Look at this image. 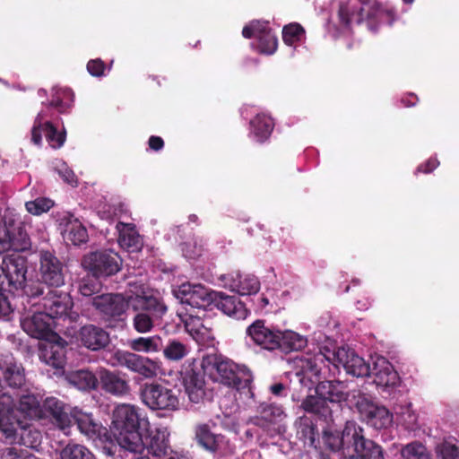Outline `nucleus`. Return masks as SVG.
<instances>
[{
	"label": "nucleus",
	"mask_w": 459,
	"mask_h": 459,
	"mask_svg": "<svg viewBox=\"0 0 459 459\" xmlns=\"http://www.w3.org/2000/svg\"><path fill=\"white\" fill-rule=\"evenodd\" d=\"M120 264L118 255L107 250L91 252L82 259V266L95 277L115 274L119 271Z\"/></svg>",
	"instance_id": "nucleus-12"
},
{
	"label": "nucleus",
	"mask_w": 459,
	"mask_h": 459,
	"mask_svg": "<svg viewBox=\"0 0 459 459\" xmlns=\"http://www.w3.org/2000/svg\"><path fill=\"white\" fill-rule=\"evenodd\" d=\"M32 420H23L21 418L11 420L9 410H0V431L7 438L16 441V436H19V442L27 447L35 448L41 441L39 431L30 429Z\"/></svg>",
	"instance_id": "nucleus-8"
},
{
	"label": "nucleus",
	"mask_w": 459,
	"mask_h": 459,
	"mask_svg": "<svg viewBox=\"0 0 459 459\" xmlns=\"http://www.w3.org/2000/svg\"><path fill=\"white\" fill-rule=\"evenodd\" d=\"M339 18L345 26L367 22L368 27L374 30V22L392 24L394 13L392 9L382 7L376 0H349L341 4Z\"/></svg>",
	"instance_id": "nucleus-5"
},
{
	"label": "nucleus",
	"mask_w": 459,
	"mask_h": 459,
	"mask_svg": "<svg viewBox=\"0 0 459 459\" xmlns=\"http://www.w3.org/2000/svg\"><path fill=\"white\" fill-rule=\"evenodd\" d=\"M97 374L102 388L107 392L116 395H122L128 392V383L115 373L100 368Z\"/></svg>",
	"instance_id": "nucleus-38"
},
{
	"label": "nucleus",
	"mask_w": 459,
	"mask_h": 459,
	"mask_svg": "<svg viewBox=\"0 0 459 459\" xmlns=\"http://www.w3.org/2000/svg\"><path fill=\"white\" fill-rule=\"evenodd\" d=\"M247 335L256 345L268 351L279 347V330H272L262 320H256L247 328Z\"/></svg>",
	"instance_id": "nucleus-27"
},
{
	"label": "nucleus",
	"mask_w": 459,
	"mask_h": 459,
	"mask_svg": "<svg viewBox=\"0 0 459 459\" xmlns=\"http://www.w3.org/2000/svg\"><path fill=\"white\" fill-rule=\"evenodd\" d=\"M242 35L246 39H257V50L264 55H273L278 47V39L265 22L254 21L243 28Z\"/></svg>",
	"instance_id": "nucleus-16"
},
{
	"label": "nucleus",
	"mask_w": 459,
	"mask_h": 459,
	"mask_svg": "<svg viewBox=\"0 0 459 459\" xmlns=\"http://www.w3.org/2000/svg\"><path fill=\"white\" fill-rule=\"evenodd\" d=\"M305 30L299 23H290L283 27L282 30V39L283 42L288 46H292L297 42H299L304 37Z\"/></svg>",
	"instance_id": "nucleus-49"
},
{
	"label": "nucleus",
	"mask_w": 459,
	"mask_h": 459,
	"mask_svg": "<svg viewBox=\"0 0 459 459\" xmlns=\"http://www.w3.org/2000/svg\"><path fill=\"white\" fill-rule=\"evenodd\" d=\"M371 361L369 376L374 377L377 385L387 387L396 385L399 380L398 375L385 358L376 355L371 357Z\"/></svg>",
	"instance_id": "nucleus-29"
},
{
	"label": "nucleus",
	"mask_w": 459,
	"mask_h": 459,
	"mask_svg": "<svg viewBox=\"0 0 459 459\" xmlns=\"http://www.w3.org/2000/svg\"><path fill=\"white\" fill-rule=\"evenodd\" d=\"M188 352V347L184 342L176 339L169 340L163 348L164 357L171 361H178L184 359Z\"/></svg>",
	"instance_id": "nucleus-45"
},
{
	"label": "nucleus",
	"mask_w": 459,
	"mask_h": 459,
	"mask_svg": "<svg viewBox=\"0 0 459 459\" xmlns=\"http://www.w3.org/2000/svg\"><path fill=\"white\" fill-rule=\"evenodd\" d=\"M69 408L61 401L54 397L47 398L42 404V417L47 419L60 430L67 433L71 427L72 417Z\"/></svg>",
	"instance_id": "nucleus-24"
},
{
	"label": "nucleus",
	"mask_w": 459,
	"mask_h": 459,
	"mask_svg": "<svg viewBox=\"0 0 459 459\" xmlns=\"http://www.w3.org/2000/svg\"><path fill=\"white\" fill-rule=\"evenodd\" d=\"M127 345L135 352L156 353L162 350V339L160 335L137 337L129 340Z\"/></svg>",
	"instance_id": "nucleus-40"
},
{
	"label": "nucleus",
	"mask_w": 459,
	"mask_h": 459,
	"mask_svg": "<svg viewBox=\"0 0 459 459\" xmlns=\"http://www.w3.org/2000/svg\"><path fill=\"white\" fill-rule=\"evenodd\" d=\"M219 280L224 288L242 296L256 294L261 288L259 279L251 273L231 272L221 275Z\"/></svg>",
	"instance_id": "nucleus-19"
},
{
	"label": "nucleus",
	"mask_w": 459,
	"mask_h": 459,
	"mask_svg": "<svg viewBox=\"0 0 459 459\" xmlns=\"http://www.w3.org/2000/svg\"><path fill=\"white\" fill-rule=\"evenodd\" d=\"M12 311L7 299L0 292V316H7Z\"/></svg>",
	"instance_id": "nucleus-60"
},
{
	"label": "nucleus",
	"mask_w": 459,
	"mask_h": 459,
	"mask_svg": "<svg viewBox=\"0 0 459 459\" xmlns=\"http://www.w3.org/2000/svg\"><path fill=\"white\" fill-rule=\"evenodd\" d=\"M119 246L130 252L139 251L143 246L142 238L131 223L119 222L117 224Z\"/></svg>",
	"instance_id": "nucleus-36"
},
{
	"label": "nucleus",
	"mask_w": 459,
	"mask_h": 459,
	"mask_svg": "<svg viewBox=\"0 0 459 459\" xmlns=\"http://www.w3.org/2000/svg\"><path fill=\"white\" fill-rule=\"evenodd\" d=\"M65 378L69 384L82 391L95 389L99 383L98 374H93L89 370L71 372Z\"/></svg>",
	"instance_id": "nucleus-39"
},
{
	"label": "nucleus",
	"mask_w": 459,
	"mask_h": 459,
	"mask_svg": "<svg viewBox=\"0 0 459 459\" xmlns=\"http://www.w3.org/2000/svg\"><path fill=\"white\" fill-rule=\"evenodd\" d=\"M164 145L163 140L159 136H152L149 139V146L154 151H160Z\"/></svg>",
	"instance_id": "nucleus-62"
},
{
	"label": "nucleus",
	"mask_w": 459,
	"mask_h": 459,
	"mask_svg": "<svg viewBox=\"0 0 459 459\" xmlns=\"http://www.w3.org/2000/svg\"><path fill=\"white\" fill-rule=\"evenodd\" d=\"M316 393L322 395L327 402H347L350 406H354L359 394L350 393L347 385L342 381H323L316 387Z\"/></svg>",
	"instance_id": "nucleus-26"
},
{
	"label": "nucleus",
	"mask_w": 459,
	"mask_h": 459,
	"mask_svg": "<svg viewBox=\"0 0 459 459\" xmlns=\"http://www.w3.org/2000/svg\"><path fill=\"white\" fill-rule=\"evenodd\" d=\"M150 427L148 418L134 405L121 403L112 412L111 429L121 448L134 454L143 452V429Z\"/></svg>",
	"instance_id": "nucleus-2"
},
{
	"label": "nucleus",
	"mask_w": 459,
	"mask_h": 459,
	"mask_svg": "<svg viewBox=\"0 0 459 459\" xmlns=\"http://www.w3.org/2000/svg\"><path fill=\"white\" fill-rule=\"evenodd\" d=\"M42 306L44 312L54 321L55 318L67 316L73 302L71 297L66 293L50 291L48 297L44 298Z\"/></svg>",
	"instance_id": "nucleus-30"
},
{
	"label": "nucleus",
	"mask_w": 459,
	"mask_h": 459,
	"mask_svg": "<svg viewBox=\"0 0 459 459\" xmlns=\"http://www.w3.org/2000/svg\"><path fill=\"white\" fill-rule=\"evenodd\" d=\"M301 408L307 412L314 413L321 417H327L330 414L326 399L316 392L314 394L307 395L302 401Z\"/></svg>",
	"instance_id": "nucleus-43"
},
{
	"label": "nucleus",
	"mask_w": 459,
	"mask_h": 459,
	"mask_svg": "<svg viewBox=\"0 0 459 459\" xmlns=\"http://www.w3.org/2000/svg\"><path fill=\"white\" fill-rule=\"evenodd\" d=\"M60 459H95L92 453L84 446L69 443L60 452Z\"/></svg>",
	"instance_id": "nucleus-46"
},
{
	"label": "nucleus",
	"mask_w": 459,
	"mask_h": 459,
	"mask_svg": "<svg viewBox=\"0 0 459 459\" xmlns=\"http://www.w3.org/2000/svg\"><path fill=\"white\" fill-rule=\"evenodd\" d=\"M4 276L8 281L9 286L13 290L25 288L27 295L38 296L43 293L41 287H37V291L33 292L31 287L24 285L26 280L27 264L23 256H8L3 260Z\"/></svg>",
	"instance_id": "nucleus-13"
},
{
	"label": "nucleus",
	"mask_w": 459,
	"mask_h": 459,
	"mask_svg": "<svg viewBox=\"0 0 459 459\" xmlns=\"http://www.w3.org/2000/svg\"><path fill=\"white\" fill-rule=\"evenodd\" d=\"M279 347L283 351H295L305 348L307 340L304 335L292 330L279 331Z\"/></svg>",
	"instance_id": "nucleus-41"
},
{
	"label": "nucleus",
	"mask_w": 459,
	"mask_h": 459,
	"mask_svg": "<svg viewBox=\"0 0 459 459\" xmlns=\"http://www.w3.org/2000/svg\"><path fill=\"white\" fill-rule=\"evenodd\" d=\"M286 415L281 407L274 404L263 403L257 410V415L250 419V422L259 426L267 432L281 433L285 431V426L282 424Z\"/></svg>",
	"instance_id": "nucleus-17"
},
{
	"label": "nucleus",
	"mask_w": 459,
	"mask_h": 459,
	"mask_svg": "<svg viewBox=\"0 0 459 459\" xmlns=\"http://www.w3.org/2000/svg\"><path fill=\"white\" fill-rule=\"evenodd\" d=\"M92 304L96 309L107 316H118L128 307L127 293L126 297L121 294L100 295L93 299Z\"/></svg>",
	"instance_id": "nucleus-33"
},
{
	"label": "nucleus",
	"mask_w": 459,
	"mask_h": 459,
	"mask_svg": "<svg viewBox=\"0 0 459 459\" xmlns=\"http://www.w3.org/2000/svg\"><path fill=\"white\" fill-rule=\"evenodd\" d=\"M251 133L257 142L265 141L273 128L272 118L265 114H258L250 122Z\"/></svg>",
	"instance_id": "nucleus-42"
},
{
	"label": "nucleus",
	"mask_w": 459,
	"mask_h": 459,
	"mask_svg": "<svg viewBox=\"0 0 459 459\" xmlns=\"http://www.w3.org/2000/svg\"><path fill=\"white\" fill-rule=\"evenodd\" d=\"M113 367H124L144 378H153L160 371V362L134 352L117 350L109 358Z\"/></svg>",
	"instance_id": "nucleus-9"
},
{
	"label": "nucleus",
	"mask_w": 459,
	"mask_h": 459,
	"mask_svg": "<svg viewBox=\"0 0 459 459\" xmlns=\"http://www.w3.org/2000/svg\"><path fill=\"white\" fill-rule=\"evenodd\" d=\"M298 433L301 435L305 444L313 446L316 439L315 429L307 422V420L300 419Z\"/></svg>",
	"instance_id": "nucleus-52"
},
{
	"label": "nucleus",
	"mask_w": 459,
	"mask_h": 459,
	"mask_svg": "<svg viewBox=\"0 0 459 459\" xmlns=\"http://www.w3.org/2000/svg\"><path fill=\"white\" fill-rule=\"evenodd\" d=\"M72 419L76 423L78 429L88 438L94 441L105 442L108 440V430L100 423L95 421L91 413L82 411L78 408L70 411Z\"/></svg>",
	"instance_id": "nucleus-25"
},
{
	"label": "nucleus",
	"mask_w": 459,
	"mask_h": 459,
	"mask_svg": "<svg viewBox=\"0 0 459 459\" xmlns=\"http://www.w3.org/2000/svg\"><path fill=\"white\" fill-rule=\"evenodd\" d=\"M40 273L42 280L50 286L58 287L64 283L61 264L48 251L40 254Z\"/></svg>",
	"instance_id": "nucleus-31"
},
{
	"label": "nucleus",
	"mask_w": 459,
	"mask_h": 459,
	"mask_svg": "<svg viewBox=\"0 0 459 459\" xmlns=\"http://www.w3.org/2000/svg\"><path fill=\"white\" fill-rule=\"evenodd\" d=\"M204 311H198L194 315L186 308V313L179 312L186 332L198 342H208L214 339L212 323L209 319L202 317Z\"/></svg>",
	"instance_id": "nucleus-20"
},
{
	"label": "nucleus",
	"mask_w": 459,
	"mask_h": 459,
	"mask_svg": "<svg viewBox=\"0 0 459 459\" xmlns=\"http://www.w3.org/2000/svg\"><path fill=\"white\" fill-rule=\"evenodd\" d=\"M362 429L354 421H348L342 431V443L347 445L344 459H384L382 448L365 439Z\"/></svg>",
	"instance_id": "nucleus-7"
},
{
	"label": "nucleus",
	"mask_w": 459,
	"mask_h": 459,
	"mask_svg": "<svg viewBox=\"0 0 459 459\" xmlns=\"http://www.w3.org/2000/svg\"><path fill=\"white\" fill-rule=\"evenodd\" d=\"M202 247H197L195 243H185L182 247V252L187 259H195L201 255Z\"/></svg>",
	"instance_id": "nucleus-56"
},
{
	"label": "nucleus",
	"mask_w": 459,
	"mask_h": 459,
	"mask_svg": "<svg viewBox=\"0 0 459 459\" xmlns=\"http://www.w3.org/2000/svg\"><path fill=\"white\" fill-rule=\"evenodd\" d=\"M145 431V440H143V451L145 449L157 459L166 457L169 453L171 446L169 443L170 432L167 427L159 426Z\"/></svg>",
	"instance_id": "nucleus-23"
},
{
	"label": "nucleus",
	"mask_w": 459,
	"mask_h": 459,
	"mask_svg": "<svg viewBox=\"0 0 459 459\" xmlns=\"http://www.w3.org/2000/svg\"><path fill=\"white\" fill-rule=\"evenodd\" d=\"M204 381L203 377L195 373H191L185 378L186 393L191 402L197 403L201 401L204 394Z\"/></svg>",
	"instance_id": "nucleus-44"
},
{
	"label": "nucleus",
	"mask_w": 459,
	"mask_h": 459,
	"mask_svg": "<svg viewBox=\"0 0 459 459\" xmlns=\"http://www.w3.org/2000/svg\"><path fill=\"white\" fill-rule=\"evenodd\" d=\"M28 450H22L20 453L14 447H9L4 450L0 459H24V454H28Z\"/></svg>",
	"instance_id": "nucleus-58"
},
{
	"label": "nucleus",
	"mask_w": 459,
	"mask_h": 459,
	"mask_svg": "<svg viewBox=\"0 0 459 459\" xmlns=\"http://www.w3.org/2000/svg\"><path fill=\"white\" fill-rule=\"evenodd\" d=\"M25 217L14 209H5L0 221V253L28 250L30 239L23 230Z\"/></svg>",
	"instance_id": "nucleus-6"
},
{
	"label": "nucleus",
	"mask_w": 459,
	"mask_h": 459,
	"mask_svg": "<svg viewBox=\"0 0 459 459\" xmlns=\"http://www.w3.org/2000/svg\"><path fill=\"white\" fill-rule=\"evenodd\" d=\"M54 201L50 198L37 197L34 200L26 202L25 209L29 213L34 216H39L48 212L54 206Z\"/></svg>",
	"instance_id": "nucleus-48"
},
{
	"label": "nucleus",
	"mask_w": 459,
	"mask_h": 459,
	"mask_svg": "<svg viewBox=\"0 0 459 459\" xmlns=\"http://www.w3.org/2000/svg\"><path fill=\"white\" fill-rule=\"evenodd\" d=\"M65 228L62 231L65 241L74 245H81L88 240V233L82 223L73 215L64 218Z\"/></svg>",
	"instance_id": "nucleus-37"
},
{
	"label": "nucleus",
	"mask_w": 459,
	"mask_h": 459,
	"mask_svg": "<svg viewBox=\"0 0 459 459\" xmlns=\"http://www.w3.org/2000/svg\"><path fill=\"white\" fill-rule=\"evenodd\" d=\"M195 438L202 448L210 453L223 455L230 451L228 440L222 435L213 432L207 424L195 427Z\"/></svg>",
	"instance_id": "nucleus-22"
},
{
	"label": "nucleus",
	"mask_w": 459,
	"mask_h": 459,
	"mask_svg": "<svg viewBox=\"0 0 459 459\" xmlns=\"http://www.w3.org/2000/svg\"><path fill=\"white\" fill-rule=\"evenodd\" d=\"M13 401L9 407V416L14 420L21 418L23 420H39L42 417V405L38 396L27 394L21 396L17 408L13 409Z\"/></svg>",
	"instance_id": "nucleus-28"
},
{
	"label": "nucleus",
	"mask_w": 459,
	"mask_h": 459,
	"mask_svg": "<svg viewBox=\"0 0 459 459\" xmlns=\"http://www.w3.org/2000/svg\"><path fill=\"white\" fill-rule=\"evenodd\" d=\"M61 94L67 100H64L58 97L57 100H52L51 105L56 108L60 112H64L70 106V102L73 101V94L69 90H63Z\"/></svg>",
	"instance_id": "nucleus-55"
},
{
	"label": "nucleus",
	"mask_w": 459,
	"mask_h": 459,
	"mask_svg": "<svg viewBox=\"0 0 459 459\" xmlns=\"http://www.w3.org/2000/svg\"><path fill=\"white\" fill-rule=\"evenodd\" d=\"M21 325L24 332L33 338L45 339L55 334L53 332L54 321L44 311L34 308L28 312L22 319Z\"/></svg>",
	"instance_id": "nucleus-15"
},
{
	"label": "nucleus",
	"mask_w": 459,
	"mask_h": 459,
	"mask_svg": "<svg viewBox=\"0 0 459 459\" xmlns=\"http://www.w3.org/2000/svg\"><path fill=\"white\" fill-rule=\"evenodd\" d=\"M140 396L142 402L152 411H176L179 408L178 394L161 384H144L141 388Z\"/></svg>",
	"instance_id": "nucleus-10"
},
{
	"label": "nucleus",
	"mask_w": 459,
	"mask_h": 459,
	"mask_svg": "<svg viewBox=\"0 0 459 459\" xmlns=\"http://www.w3.org/2000/svg\"><path fill=\"white\" fill-rule=\"evenodd\" d=\"M213 296V303L225 315L236 319L246 318L247 311L236 297L226 295L221 291L214 292Z\"/></svg>",
	"instance_id": "nucleus-34"
},
{
	"label": "nucleus",
	"mask_w": 459,
	"mask_h": 459,
	"mask_svg": "<svg viewBox=\"0 0 459 459\" xmlns=\"http://www.w3.org/2000/svg\"><path fill=\"white\" fill-rule=\"evenodd\" d=\"M401 455L403 459H431L427 448L417 441L404 446L401 450Z\"/></svg>",
	"instance_id": "nucleus-47"
},
{
	"label": "nucleus",
	"mask_w": 459,
	"mask_h": 459,
	"mask_svg": "<svg viewBox=\"0 0 459 459\" xmlns=\"http://www.w3.org/2000/svg\"><path fill=\"white\" fill-rule=\"evenodd\" d=\"M0 369L4 382L10 388H20L25 384L24 369L12 355L0 358Z\"/></svg>",
	"instance_id": "nucleus-32"
},
{
	"label": "nucleus",
	"mask_w": 459,
	"mask_h": 459,
	"mask_svg": "<svg viewBox=\"0 0 459 459\" xmlns=\"http://www.w3.org/2000/svg\"><path fill=\"white\" fill-rule=\"evenodd\" d=\"M104 69V63L100 59L91 60L87 64V70L92 76H101Z\"/></svg>",
	"instance_id": "nucleus-57"
},
{
	"label": "nucleus",
	"mask_w": 459,
	"mask_h": 459,
	"mask_svg": "<svg viewBox=\"0 0 459 459\" xmlns=\"http://www.w3.org/2000/svg\"><path fill=\"white\" fill-rule=\"evenodd\" d=\"M127 305L137 311L133 318V325L139 333L151 332L155 321L161 319L167 312V306L158 292L143 283H129Z\"/></svg>",
	"instance_id": "nucleus-3"
},
{
	"label": "nucleus",
	"mask_w": 459,
	"mask_h": 459,
	"mask_svg": "<svg viewBox=\"0 0 459 459\" xmlns=\"http://www.w3.org/2000/svg\"><path fill=\"white\" fill-rule=\"evenodd\" d=\"M271 392L275 395H280L282 390L284 389V386L282 384H275L273 385L271 387Z\"/></svg>",
	"instance_id": "nucleus-63"
},
{
	"label": "nucleus",
	"mask_w": 459,
	"mask_h": 459,
	"mask_svg": "<svg viewBox=\"0 0 459 459\" xmlns=\"http://www.w3.org/2000/svg\"><path fill=\"white\" fill-rule=\"evenodd\" d=\"M438 453L444 459H458L459 447L453 443L445 442L438 446Z\"/></svg>",
	"instance_id": "nucleus-53"
},
{
	"label": "nucleus",
	"mask_w": 459,
	"mask_h": 459,
	"mask_svg": "<svg viewBox=\"0 0 459 459\" xmlns=\"http://www.w3.org/2000/svg\"><path fill=\"white\" fill-rule=\"evenodd\" d=\"M438 164H439V162L437 159H435V158L429 159L425 164H423L418 168V171H421L424 173L431 172L438 166Z\"/></svg>",
	"instance_id": "nucleus-61"
},
{
	"label": "nucleus",
	"mask_w": 459,
	"mask_h": 459,
	"mask_svg": "<svg viewBox=\"0 0 459 459\" xmlns=\"http://www.w3.org/2000/svg\"><path fill=\"white\" fill-rule=\"evenodd\" d=\"M325 442L333 451L342 450V455L347 453V445L342 443V436L340 437L333 434H326Z\"/></svg>",
	"instance_id": "nucleus-54"
},
{
	"label": "nucleus",
	"mask_w": 459,
	"mask_h": 459,
	"mask_svg": "<svg viewBox=\"0 0 459 459\" xmlns=\"http://www.w3.org/2000/svg\"><path fill=\"white\" fill-rule=\"evenodd\" d=\"M325 360L336 366L342 365L347 374L356 377H368L370 374V365L352 349L349 346L335 348L332 341H327L320 347L318 353L306 354L293 360L295 375L299 377V382L306 385L307 381H313L319 375Z\"/></svg>",
	"instance_id": "nucleus-1"
},
{
	"label": "nucleus",
	"mask_w": 459,
	"mask_h": 459,
	"mask_svg": "<svg viewBox=\"0 0 459 459\" xmlns=\"http://www.w3.org/2000/svg\"><path fill=\"white\" fill-rule=\"evenodd\" d=\"M400 415L401 421L409 429H414L418 426V416L412 410L411 405L402 407L400 411L396 412Z\"/></svg>",
	"instance_id": "nucleus-50"
},
{
	"label": "nucleus",
	"mask_w": 459,
	"mask_h": 459,
	"mask_svg": "<svg viewBox=\"0 0 459 459\" xmlns=\"http://www.w3.org/2000/svg\"><path fill=\"white\" fill-rule=\"evenodd\" d=\"M354 406L361 419L374 429H386L393 422V416L389 411L385 407L375 403L365 394H359Z\"/></svg>",
	"instance_id": "nucleus-11"
},
{
	"label": "nucleus",
	"mask_w": 459,
	"mask_h": 459,
	"mask_svg": "<svg viewBox=\"0 0 459 459\" xmlns=\"http://www.w3.org/2000/svg\"><path fill=\"white\" fill-rule=\"evenodd\" d=\"M58 173L66 183L72 186L76 184V178L74 173L65 165H63L62 168L58 169Z\"/></svg>",
	"instance_id": "nucleus-59"
},
{
	"label": "nucleus",
	"mask_w": 459,
	"mask_h": 459,
	"mask_svg": "<svg viewBox=\"0 0 459 459\" xmlns=\"http://www.w3.org/2000/svg\"><path fill=\"white\" fill-rule=\"evenodd\" d=\"M201 368L205 376L215 382L235 388L239 394L253 397L251 388L252 374L245 366L214 354L203 358Z\"/></svg>",
	"instance_id": "nucleus-4"
},
{
	"label": "nucleus",
	"mask_w": 459,
	"mask_h": 459,
	"mask_svg": "<svg viewBox=\"0 0 459 459\" xmlns=\"http://www.w3.org/2000/svg\"><path fill=\"white\" fill-rule=\"evenodd\" d=\"M215 291H209L200 284L183 283L174 290L175 297L182 305H187L191 308L204 311L206 307L213 303Z\"/></svg>",
	"instance_id": "nucleus-14"
},
{
	"label": "nucleus",
	"mask_w": 459,
	"mask_h": 459,
	"mask_svg": "<svg viewBox=\"0 0 459 459\" xmlns=\"http://www.w3.org/2000/svg\"><path fill=\"white\" fill-rule=\"evenodd\" d=\"M100 282L96 277L83 278L79 284V291L82 295L89 297L98 291Z\"/></svg>",
	"instance_id": "nucleus-51"
},
{
	"label": "nucleus",
	"mask_w": 459,
	"mask_h": 459,
	"mask_svg": "<svg viewBox=\"0 0 459 459\" xmlns=\"http://www.w3.org/2000/svg\"><path fill=\"white\" fill-rule=\"evenodd\" d=\"M268 304H269V299L266 297H261L259 299L258 307L262 309V308L265 307Z\"/></svg>",
	"instance_id": "nucleus-64"
},
{
	"label": "nucleus",
	"mask_w": 459,
	"mask_h": 459,
	"mask_svg": "<svg viewBox=\"0 0 459 459\" xmlns=\"http://www.w3.org/2000/svg\"><path fill=\"white\" fill-rule=\"evenodd\" d=\"M48 111H40L34 121L31 128V141L36 145L42 142V133L45 134L47 141L52 148H60L65 141V133H58L53 125L48 120Z\"/></svg>",
	"instance_id": "nucleus-18"
},
{
	"label": "nucleus",
	"mask_w": 459,
	"mask_h": 459,
	"mask_svg": "<svg viewBox=\"0 0 459 459\" xmlns=\"http://www.w3.org/2000/svg\"><path fill=\"white\" fill-rule=\"evenodd\" d=\"M39 358L55 368H63L65 362V342L57 334H51L40 342Z\"/></svg>",
	"instance_id": "nucleus-21"
},
{
	"label": "nucleus",
	"mask_w": 459,
	"mask_h": 459,
	"mask_svg": "<svg viewBox=\"0 0 459 459\" xmlns=\"http://www.w3.org/2000/svg\"><path fill=\"white\" fill-rule=\"evenodd\" d=\"M79 340L86 348L97 351L105 347L108 343L109 338L104 330L90 325L81 328Z\"/></svg>",
	"instance_id": "nucleus-35"
}]
</instances>
